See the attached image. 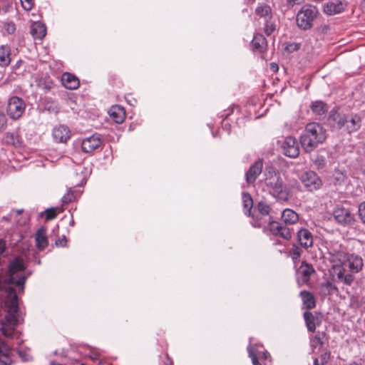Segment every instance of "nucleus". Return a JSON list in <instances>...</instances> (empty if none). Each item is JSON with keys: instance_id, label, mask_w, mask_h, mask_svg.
Here are the masks:
<instances>
[{"instance_id": "nucleus-21", "label": "nucleus", "mask_w": 365, "mask_h": 365, "mask_svg": "<svg viewBox=\"0 0 365 365\" xmlns=\"http://www.w3.org/2000/svg\"><path fill=\"white\" fill-rule=\"evenodd\" d=\"M0 363L3 365H11L12 364L11 350L4 341H0Z\"/></svg>"}, {"instance_id": "nucleus-5", "label": "nucleus", "mask_w": 365, "mask_h": 365, "mask_svg": "<svg viewBox=\"0 0 365 365\" xmlns=\"http://www.w3.org/2000/svg\"><path fill=\"white\" fill-rule=\"evenodd\" d=\"M318 14L317 7L311 5H304L298 11L297 15V24L303 29L307 30L313 25V21Z\"/></svg>"}, {"instance_id": "nucleus-52", "label": "nucleus", "mask_w": 365, "mask_h": 365, "mask_svg": "<svg viewBox=\"0 0 365 365\" xmlns=\"http://www.w3.org/2000/svg\"><path fill=\"white\" fill-rule=\"evenodd\" d=\"M354 280V276L352 274L344 275V283L350 284Z\"/></svg>"}, {"instance_id": "nucleus-17", "label": "nucleus", "mask_w": 365, "mask_h": 365, "mask_svg": "<svg viewBox=\"0 0 365 365\" xmlns=\"http://www.w3.org/2000/svg\"><path fill=\"white\" fill-rule=\"evenodd\" d=\"M297 239L302 247L308 249L313 245V236L307 229H301L297 232Z\"/></svg>"}, {"instance_id": "nucleus-45", "label": "nucleus", "mask_w": 365, "mask_h": 365, "mask_svg": "<svg viewBox=\"0 0 365 365\" xmlns=\"http://www.w3.org/2000/svg\"><path fill=\"white\" fill-rule=\"evenodd\" d=\"M57 216L56 210L55 208H48L46 210V218L48 220H53Z\"/></svg>"}, {"instance_id": "nucleus-42", "label": "nucleus", "mask_w": 365, "mask_h": 365, "mask_svg": "<svg viewBox=\"0 0 365 365\" xmlns=\"http://www.w3.org/2000/svg\"><path fill=\"white\" fill-rule=\"evenodd\" d=\"M243 203L245 208L247 209V211L250 214L251 208L252 207L253 201L252 199L249 194H245L243 195Z\"/></svg>"}, {"instance_id": "nucleus-53", "label": "nucleus", "mask_w": 365, "mask_h": 365, "mask_svg": "<svg viewBox=\"0 0 365 365\" xmlns=\"http://www.w3.org/2000/svg\"><path fill=\"white\" fill-rule=\"evenodd\" d=\"M304 1V0H287V4L289 5V6H294V5H299L301 4L302 2Z\"/></svg>"}, {"instance_id": "nucleus-38", "label": "nucleus", "mask_w": 365, "mask_h": 365, "mask_svg": "<svg viewBox=\"0 0 365 365\" xmlns=\"http://www.w3.org/2000/svg\"><path fill=\"white\" fill-rule=\"evenodd\" d=\"M325 334L322 333L317 334L312 341V346L314 349H320L324 344Z\"/></svg>"}, {"instance_id": "nucleus-34", "label": "nucleus", "mask_w": 365, "mask_h": 365, "mask_svg": "<svg viewBox=\"0 0 365 365\" xmlns=\"http://www.w3.org/2000/svg\"><path fill=\"white\" fill-rule=\"evenodd\" d=\"M250 351H253L254 354H255L257 357V361H262L264 362L267 359L270 358V355L267 351H259L258 349L257 345H250L247 347L248 354L250 355Z\"/></svg>"}, {"instance_id": "nucleus-6", "label": "nucleus", "mask_w": 365, "mask_h": 365, "mask_svg": "<svg viewBox=\"0 0 365 365\" xmlns=\"http://www.w3.org/2000/svg\"><path fill=\"white\" fill-rule=\"evenodd\" d=\"M26 104L23 99L17 96L9 98L7 106V114L12 119L19 118L24 113Z\"/></svg>"}, {"instance_id": "nucleus-25", "label": "nucleus", "mask_w": 365, "mask_h": 365, "mask_svg": "<svg viewBox=\"0 0 365 365\" xmlns=\"http://www.w3.org/2000/svg\"><path fill=\"white\" fill-rule=\"evenodd\" d=\"M304 319L307 329L311 332H314L317 325H319L321 322L318 315H314L312 312L308 311L304 313Z\"/></svg>"}, {"instance_id": "nucleus-20", "label": "nucleus", "mask_w": 365, "mask_h": 365, "mask_svg": "<svg viewBox=\"0 0 365 365\" xmlns=\"http://www.w3.org/2000/svg\"><path fill=\"white\" fill-rule=\"evenodd\" d=\"M36 246L39 250H43L48 245L46 229L40 227L35 235Z\"/></svg>"}, {"instance_id": "nucleus-50", "label": "nucleus", "mask_w": 365, "mask_h": 365, "mask_svg": "<svg viewBox=\"0 0 365 365\" xmlns=\"http://www.w3.org/2000/svg\"><path fill=\"white\" fill-rule=\"evenodd\" d=\"M250 357L252 359L253 365H266L265 362L261 363L259 361H257V357L255 354H254L253 351H250Z\"/></svg>"}, {"instance_id": "nucleus-60", "label": "nucleus", "mask_w": 365, "mask_h": 365, "mask_svg": "<svg viewBox=\"0 0 365 365\" xmlns=\"http://www.w3.org/2000/svg\"><path fill=\"white\" fill-rule=\"evenodd\" d=\"M322 360L323 361H326L327 358V354H324V355L322 356Z\"/></svg>"}, {"instance_id": "nucleus-63", "label": "nucleus", "mask_w": 365, "mask_h": 365, "mask_svg": "<svg viewBox=\"0 0 365 365\" xmlns=\"http://www.w3.org/2000/svg\"><path fill=\"white\" fill-rule=\"evenodd\" d=\"M349 365H360V364H359L358 363L354 361V362L351 363Z\"/></svg>"}, {"instance_id": "nucleus-23", "label": "nucleus", "mask_w": 365, "mask_h": 365, "mask_svg": "<svg viewBox=\"0 0 365 365\" xmlns=\"http://www.w3.org/2000/svg\"><path fill=\"white\" fill-rule=\"evenodd\" d=\"M251 46L254 51L262 53L267 49V41L262 34H257L254 36Z\"/></svg>"}, {"instance_id": "nucleus-10", "label": "nucleus", "mask_w": 365, "mask_h": 365, "mask_svg": "<svg viewBox=\"0 0 365 365\" xmlns=\"http://www.w3.org/2000/svg\"><path fill=\"white\" fill-rule=\"evenodd\" d=\"M270 232L277 237H280L287 241L292 237V229L287 227L278 222H271L269 225Z\"/></svg>"}, {"instance_id": "nucleus-46", "label": "nucleus", "mask_w": 365, "mask_h": 365, "mask_svg": "<svg viewBox=\"0 0 365 365\" xmlns=\"http://www.w3.org/2000/svg\"><path fill=\"white\" fill-rule=\"evenodd\" d=\"M4 28L8 34H12L16 31V25L13 22H6L4 24Z\"/></svg>"}, {"instance_id": "nucleus-32", "label": "nucleus", "mask_w": 365, "mask_h": 365, "mask_svg": "<svg viewBox=\"0 0 365 365\" xmlns=\"http://www.w3.org/2000/svg\"><path fill=\"white\" fill-rule=\"evenodd\" d=\"M3 140L6 144L12 145L16 147L20 146L21 144L20 136L15 133H6L4 136Z\"/></svg>"}, {"instance_id": "nucleus-11", "label": "nucleus", "mask_w": 365, "mask_h": 365, "mask_svg": "<svg viewBox=\"0 0 365 365\" xmlns=\"http://www.w3.org/2000/svg\"><path fill=\"white\" fill-rule=\"evenodd\" d=\"M102 143L103 139L101 135L95 133L82 140L81 148L83 152L89 153L100 148Z\"/></svg>"}, {"instance_id": "nucleus-27", "label": "nucleus", "mask_w": 365, "mask_h": 365, "mask_svg": "<svg viewBox=\"0 0 365 365\" xmlns=\"http://www.w3.org/2000/svg\"><path fill=\"white\" fill-rule=\"evenodd\" d=\"M323 11L327 15L339 14L342 11V3L339 0L336 2L328 1L324 4Z\"/></svg>"}, {"instance_id": "nucleus-29", "label": "nucleus", "mask_w": 365, "mask_h": 365, "mask_svg": "<svg viewBox=\"0 0 365 365\" xmlns=\"http://www.w3.org/2000/svg\"><path fill=\"white\" fill-rule=\"evenodd\" d=\"M310 109L314 115L322 116L327 112L328 107L324 102L322 101H315L312 102Z\"/></svg>"}, {"instance_id": "nucleus-30", "label": "nucleus", "mask_w": 365, "mask_h": 365, "mask_svg": "<svg viewBox=\"0 0 365 365\" xmlns=\"http://www.w3.org/2000/svg\"><path fill=\"white\" fill-rule=\"evenodd\" d=\"M300 296L306 309H312L316 307V300L312 293L309 291H302L300 292Z\"/></svg>"}, {"instance_id": "nucleus-31", "label": "nucleus", "mask_w": 365, "mask_h": 365, "mask_svg": "<svg viewBox=\"0 0 365 365\" xmlns=\"http://www.w3.org/2000/svg\"><path fill=\"white\" fill-rule=\"evenodd\" d=\"M81 196V192L78 190L70 188L68 192L64 195L61 199L63 206L67 205L69 203L77 200Z\"/></svg>"}, {"instance_id": "nucleus-3", "label": "nucleus", "mask_w": 365, "mask_h": 365, "mask_svg": "<svg viewBox=\"0 0 365 365\" xmlns=\"http://www.w3.org/2000/svg\"><path fill=\"white\" fill-rule=\"evenodd\" d=\"M327 138L326 130L319 123H307L304 133L300 136L302 147L306 153L312 152Z\"/></svg>"}, {"instance_id": "nucleus-48", "label": "nucleus", "mask_w": 365, "mask_h": 365, "mask_svg": "<svg viewBox=\"0 0 365 365\" xmlns=\"http://www.w3.org/2000/svg\"><path fill=\"white\" fill-rule=\"evenodd\" d=\"M354 221V217L353 215H351L349 212H346L345 215L344 216V228L345 227L346 224L351 225L352 222ZM345 230H344V232Z\"/></svg>"}, {"instance_id": "nucleus-56", "label": "nucleus", "mask_w": 365, "mask_h": 365, "mask_svg": "<svg viewBox=\"0 0 365 365\" xmlns=\"http://www.w3.org/2000/svg\"><path fill=\"white\" fill-rule=\"evenodd\" d=\"M130 97V95H128L126 96L125 98V100L126 101L130 104L131 106H134V103H132V100H130L129 98Z\"/></svg>"}, {"instance_id": "nucleus-64", "label": "nucleus", "mask_w": 365, "mask_h": 365, "mask_svg": "<svg viewBox=\"0 0 365 365\" xmlns=\"http://www.w3.org/2000/svg\"><path fill=\"white\" fill-rule=\"evenodd\" d=\"M133 100L134 103H136V100L134 99V98Z\"/></svg>"}, {"instance_id": "nucleus-18", "label": "nucleus", "mask_w": 365, "mask_h": 365, "mask_svg": "<svg viewBox=\"0 0 365 365\" xmlns=\"http://www.w3.org/2000/svg\"><path fill=\"white\" fill-rule=\"evenodd\" d=\"M10 284H11L9 283V279L3 281L1 279V276L0 275V291L5 289V291L9 294V295L12 297L11 304V307L14 308V311L16 312V309H18L17 295L15 289L12 287L9 286Z\"/></svg>"}, {"instance_id": "nucleus-51", "label": "nucleus", "mask_w": 365, "mask_h": 365, "mask_svg": "<svg viewBox=\"0 0 365 365\" xmlns=\"http://www.w3.org/2000/svg\"><path fill=\"white\" fill-rule=\"evenodd\" d=\"M55 244L57 247H66V244H67L66 237L65 236H63L62 237L56 240Z\"/></svg>"}, {"instance_id": "nucleus-54", "label": "nucleus", "mask_w": 365, "mask_h": 365, "mask_svg": "<svg viewBox=\"0 0 365 365\" xmlns=\"http://www.w3.org/2000/svg\"><path fill=\"white\" fill-rule=\"evenodd\" d=\"M269 68L271 71H272L274 73L277 72L279 69L278 65L276 63H271L269 64Z\"/></svg>"}, {"instance_id": "nucleus-12", "label": "nucleus", "mask_w": 365, "mask_h": 365, "mask_svg": "<svg viewBox=\"0 0 365 365\" xmlns=\"http://www.w3.org/2000/svg\"><path fill=\"white\" fill-rule=\"evenodd\" d=\"M71 136V130L66 125H57L52 130V137L56 143H66Z\"/></svg>"}, {"instance_id": "nucleus-44", "label": "nucleus", "mask_w": 365, "mask_h": 365, "mask_svg": "<svg viewBox=\"0 0 365 365\" xmlns=\"http://www.w3.org/2000/svg\"><path fill=\"white\" fill-rule=\"evenodd\" d=\"M332 217L336 222H337L339 223H341L342 222V209L337 208V209L334 210L333 212Z\"/></svg>"}, {"instance_id": "nucleus-26", "label": "nucleus", "mask_w": 365, "mask_h": 365, "mask_svg": "<svg viewBox=\"0 0 365 365\" xmlns=\"http://www.w3.org/2000/svg\"><path fill=\"white\" fill-rule=\"evenodd\" d=\"M255 14L259 19H263L264 21L272 19V9L267 4H259L255 9Z\"/></svg>"}, {"instance_id": "nucleus-9", "label": "nucleus", "mask_w": 365, "mask_h": 365, "mask_svg": "<svg viewBox=\"0 0 365 365\" xmlns=\"http://www.w3.org/2000/svg\"><path fill=\"white\" fill-rule=\"evenodd\" d=\"M282 153L289 158H297L299 154L297 140L292 136H287L282 145Z\"/></svg>"}, {"instance_id": "nucleus-57", "label": "nucleus", "mask_w": 365, "mask_h": 365, "mask_svg": "<svg viewBox=\"0 0 365 365\" xmlns=\"http://www.w3.org/2000/svg\"><path fill=\"white\" fill-rule=\"evenodd\" d=\"M361 6L362 11L365 13V0L361 2Z\"/></svg>"}, {"instance_id": "nucleus-59", "label": "nucleus", "mask_w": 365, "mask_h": 365, "mask_svg": "<svg viewBox=\"0 0 365 365\" xmlns=\"http://www.w3.org/2000/svg\"><path fill=\"white\" fill-rule=\"evenodd\" d=\"M15 212L16 214L21 215L24 212V210H16Z\"/></svg>"}, {"instance_id": "nucleus-28", "label": "nucleus", "mask_w": 365, "mask_h": 365, "mask_svg": "<svg viewBox=\"0 0 365 365\" xmlns=\"http://www.w3.org/2000/svg\"><path fill=\"white\" fill-rule=\"evenodd\" d=\"M282 218L286 225H294L299 220L298 214L292 209H284L282 214Z\"/></svg>"}, {"instance_id": "nucleus-47", "label": "nucleus", "mask_w": 365, "mask_h": 365, "mask_svg": "<svg viewBox=\"0 0 365 365\" xmlns=\"http://www.w3.org/2000/svg\"><path fill=\"white\" fill-rule=\"evenodd\" d=\"M7 125V118L5 114L0 112V131L4 130Z\"/></svg>"}, {"instance_id": "nucleus-43", "label": "nucleus", "mask_w": 365, "mask_h": 365, "mask_svg": "<svg viewBox=\"0 0 365 365\" xmlns=\"http://www.w3.org/2000/svg\"><path fill=\"white\" fill-rule=\"evenodd\" d=\"M23 9L26 11H31L34 6V0H20Z\"/></svg>"}, {"instance_id": "nucleus-33", "label": "nucleus", "mask_w": 365, "mask_h": 365, "mask_svg": "<svg viewBox=\"0 0 365 365\" xmlns=\"http://www.w3.org/2000/svg\"><path fill=\"white\" fill-rule=\"evenodd\" d=\"M10 48L7 46H1L0 47V66H7L11 62Z\"/></svg>"}, {"instance_id": "nucleus-14", "label": "nucleus", "mask_w": 365, "mask_h": 365, "mask_svg": "<svg viewBox=\"0 0 365 365\" xmlns=\"http://www.w3.org/2000/svg\"><path fill=\"white\" fill-rule=\"evenodd\" d=\"M263 163L261 160H258L250 166L246 173V180L247 183H254L257 178L260 175L262 170Z\"/></svg>"}, {"instance_id": "nucleus-61", "label": "nucleus", "mask_w": 365, "mask_h": 365, "mask_svg": "<svg viewBox=\"0 0 365 365\" xmlns=\"http://www.w3.org/2000/svg\"><path fill=\"white\" fill-rule=\"evenodd\" d=\"M25 222H25V220H24L23 222H20V221H19V220L17 221V223H18V224H19L20 225H24V224H25Z\"/></svg>"}, {"instance_id": "nucleus-8", "label": "nucleus", "mask_w": 365, "mask_h": 365, "mask_svg": "<svg viewBox=\"0 0 365 365\" xmlns=\"http://www.w3.org/2000/svg\"><path fill=\"white\" fill-rule=\"evenodd\" d=\"M18 319L14 313H8L1 321V331L4 336L12 338L17 326Z\"/></svg>"}, {"instance_id": "nucleus-22", "label": "nucleus", "mask_w": 365, "mask_h": 365, "mask_svg": "<svg viewBox=\"0 0 365 365\" xmlns=\"http://www.w3.org/2000/svg\"><path fill=\"white\" fill-rule=\"evenodd\" d=\"M315 272L313 266L305 261H302L298 269V274L302 278L303 282L309 281L310 277Z\"/></svg>"}, {"instance_id": "nucleus-15", "label": "nucleus", "mask_w": 365, "mask_h": 365, "mask_svg": "<svg viewBox=\"0 0 365 365\" xmlns=\"http://www.w3.org/2000/svg\"><path fill=\"white\" fill-rule=\"evenodd\" d=\"M361 126V118L357 115H351L344 118V128L349 133L356 131Z\"/></svg>"}, {"instance_id": "nucleus-39", "label": "nucleus", "mask_w": 365, "mask_h": 365, "mask_svg": "<svg viewBox=\"0 0 365 365\" xmlns=\"http://www.w3.org/2000/svg\"><path fill=\"white\" fill-rule=\"evenodd\" d=\"M264 22V31L267 36H270L276 29L275 23L272 19H267Z\"/></svg>"}, {"instance_id": "nucleus-4", "label": "nucleus", "mask_w": 365, "mask_h": 365, "mask_svg": "<svg viewBox=\"0 0 365 365\" xmlns=\"http://www.w3.org/2000/svg\"><path fill=\"white\" fill-rule=\"evenodd\" d=\"M26 269L24 260L21 257H16L10 262L9 265V283L20 287L19 292H24V284L26 277L23 274L24 271Z\"/></svg>"}, {"instance_id": "nucleus-35", "label": "nucleus", "mask_w": 365, "mask_h": 365, "mask_svg": "<svg viewBox=\"0 0 365 365\" xmlns=\"http://www.w3.org/2000/svg\"><path fill=\"white\" fill-rule=\"evenodd\" d=\"M357 168L365 173V145L359 150V157L356 159Z\"/></svg>"}, {"instance_id": "nucleus-49", "label": "nucleus", "mask_w": 365, "mask_h": 365, "mask_svg": "<svg viewBox=\"0 0 365 365\" xmlns=\"http://www.w3.org/2000/svg\"><path fill=\"white\" fill-rule=\"evenodd\" d=\"M359 215L362 222L365 223V202L361 203L359 206Z\"/></svg>"}, {"instance_id": "nucleus-7", "label": "nucleus", "mask_w": 365, "mask_h": 365, "mask_svg": "<svg viewBox=\"0 0 365 365\" xmlns=\"http://www.w3.org/2000/svg\"><path fill=\"white\" fill-rule=\"evenodd\" d=\"M299 179L307 190L311 192L319 189L322 185L321 179L313 171L304 172Z\"/></svg>"}, {"instance_id": "nucleus-13", "label": "nucleus", "mask_w": 365, "mask_h": 365, "mask_svg": "<svg viewBox=\"0 0 365 365\" xmlns=\"http://www.w3.org/2000/svg\"><path fill=\"white\" fill-rule=\"evenodd\" d=\"M344 267H347L352 272H359L363 267L362 258L358 255H350L345 259L344 255Z\"/></svg>"}, {"instance_id": "nucleus-58", "label": "nucleus", "mask_w": 365, "mask_h": 365, "mask_svg": "<svg viewBox=\"0 0 365 365\" xmlns=\"http://www.w3.org/2000/svg\"><path fill=\"white\" fill-rule=\"evenodd\" d=\"M314 365H320L319 364V360L318 359H315L314 361ZM321 365H323V364H322Z\"/></svg>"}, {"instance_id": "nucleus-37", "label": "nucleus", "mask_w": 365, "mask_h": 365, "mask_svg": "<svg viewBox=\"0 0 365 365\" xmlns=\"http://www.w3.org/2000/svg\"><path fill=\"white\" fill-rule=\"evenodd\" d=\"M282 46L286 52L292 53L298 51L301 47V44L297 42L287 41L283 43Z\"/></svg>"}, {"instance_id": "nucleus-55", "label": "nucleus", "mask_w": 365, "mask_h": 365, "mask_svg": "<svg viewBox=\"0 0 365 365\" xmlns=\"http://www.w3.org/2000/svg\"><path fill=\"white\" fill-rule=\"evenodd\" d=\"M91 358L92 360H97L99 358V354L98 352L93 353Z\"/></svg>"}, {"instance_id": "nucleus-1", "label": "nucleus", "mask_w": 365, "mask_h": 365, "mask_svg": "<svg viewBox=\"0 0 365 365\" xmlns=\"http://www.w3.org/2000/svg\"><path fill=\"white\" fill-rule=\"evenodd\" d=\"M264 185L269 192L275 198L287 202L291 197V188L284 183L279 171L272 167L266 168Z\"/></svg>"}, {"instance_id": "nucleus-40", "label": "nucleus", "mask_w": 365, "mask_h": 365, "mask_svg": "<svg viewBox=\"0 0 365 365\" xmlns=\"http://www.w3.org/2000/svg\"><path fill=\"white\" fill-rule=\"evenodd\" d=\"M257 209L259 212L264 216L268 215L271 210L269 205L265 202H259L257 205Z\"/></svg>"}, {"instance_id": "nucleus-19", "label": "nucleus", "mask_w": 365, "mask_h": 365, "mask_svg": "<svg viewBox=\"0 0 365 365\" xmlns=\"http://www.w3.org/2000/svg\"><path fill=\"white\" fill-rule=\"evenodd\" d=\"M61 81L63 86L70 90L77 89L80 86L79 79L70 73H64L62 75Z\"/></svg>"}, {"instance_id": "nucleus-24", "label": "nucleus", "mask_w": 365, "mask_h": 365, "mask_svg": "<svg viewBox=\"0 0 365 365\" xmlns=\"http://www.w3.org/2000/svg\"><path fill=\"white\" fill-rule=\"evenodd\" d=\"M30 32L34 38L41 40L46 34V27L41 22L36 21L31 24Z\"/></svg>"}, {"instance_id": "nucleus-41", "label": "nucleus", "mask_w": 365, "mask_h": 365, "mask_svg": "<svg viewBox=\"0 0 365 365\" xmlns=\"http://www.w3.org/2000/svg\"><path fill=\"white\" fill-rule=\"evenodd\" d=\"M329 120L330 123H336L338 125V128H341L342 123L341 118L339 113H337L336 112H334V110H332L331 112V114L329 115Z\"/></svg>"}, {"instance_id": "nucleus-62", "label": "nucleus", "mask_w": 365, "mask_h": 365, "mask_svg": "<svg viewBox=\"0 0 365 365\" xmlns=\"http://www.w3.org/2000/svg\"><path fill=\"white\" fill-rule=\"evenodd\" d=\"M350 231L354 232V230L353 229H349V230L346 231V235H348L349 234Z\"/></svg>"}, {"instance_id": "nucleus-2", "label": "nucleus", "mask_w": 365, "mask_h": 365, "mask_svg": "<svg viewBox=\"0 0 365 365\" xmlns=\"http://www.w3.org/2000/svg\"><path fill=\"white\" fill-rule=\"evenodd\" d=\"M329 262V280L322 284V291L327 294L338 296L339 290L335 284L342 280V253L341 252L330 253Z\"/></svg>"}, {"instance_id": "nucleus-16", "label": "nucleus", "mask_w": 365, "mask_h": 365, "mask_svg": "<svg viewBox=\"0 0 365 365\" xmlns=\"http://www.w3.org/2000/svg\"><path fill=\"white\" fill-rule=\"evenodd\" d=\"M108 114L111 119L118 124L122 123L126 116L125 108L118 105L112 106L108 110Z\"/></svg>"}, {"instance_id": "nucleus-36", "label": "nucleus", "mask_w": 365, "mask_h": 365, "mask_svg": "<svg viewBox=\"0 0 365 365\" xmlns=\"http://www.w3.org/2000/svg\"><path fill=\"white\" fill-rule=\"evenodd\" d=\"M302 250L297 245L294 244L292 248L288 252V255L292 258L293 262L296 263L299 260L302 255Z\"/></svg>"}]
</instances>
